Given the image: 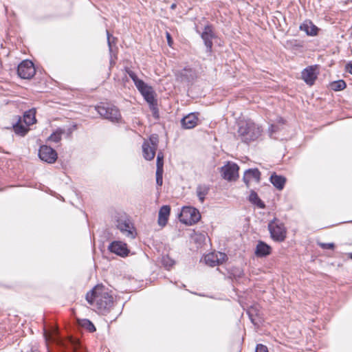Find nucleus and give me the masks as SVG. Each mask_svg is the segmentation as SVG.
I'll list each match as a JSON object with an SVG mask.
<instances>
[{
    "label": "nucleus",
    "mask_w": 352,
    "mask_h": 352,
    "mask_svg": "<svg viewBox=\"0 0 352 352\" xmlns=\"http://www.w3.org/2000/svg\"><path fill=\"white\" fill-rule=\"evenodd\" d=\"M316 69L317 65H314L309 66L302 71L301 78L306 82L307 85L311 86L314 84L318 75Z\"/></svg>",
    "instance_id": "11"
},
{
    "label": "nucleus",
    "mask_w": 352,
    "mask_h": 352,
    "mask_svg": "<svg viewBox=\"0 0 352 352\" xmlns=\"http://www.w3.org/2000/svg\"><path fill=\"white\" fill-rule=\"evenodd\" d=\"M78 324L81 327L87 329L89 332H94L96 330L93 322L88 319L80 320Z\"/></svg>",
    "instance_id": "28"
},
{
    "label": "nucleus",
    "mask_w": 352,
    "mask_h": 352,
    "mask_svg": "<svg viewBox=\"0 0 352 352\" xmlns=\"http://www.w3.org/2000/svg\"><path fill=\"white\" fill-rule=\"evenodd\" d=\"M12 127L15 133L21 136H24L29 131L28 128L21 123L20 117H19L17 122L13 124Z\"/></svg>",
    "instance_id": "26"
},
{
    "label": "nucleus",
    "mask_w": 352,
    "mask_h": 352,
    "mask_svg": "<svg viewBox=\"0 0 352 352\" xmlns=\"http://www.w3.org/2000/svg\"><path fill=\"white\" fill-rule=\"evenodd\" d=\"M182 213L184 215L189 216L190 224L197 223L201 219L199 210L193 207H184Z\"/></svg>",
    "instance_id": "16"
},
{
    "label": "nucleus",
    "mask_w": 352,
    "mask_h": 352,
    "mask_svg": "<svg viewBox=\"0 0 352 352\" xmlns=\"http://www.w3.org/2000/svg\"><path fill=\"white\" fill-rule=\"evenodd\" d=\"M261 128L251 121L241 122L237 131L238 138L241 142L249 144L256 140L261 135Z\"/></svg>",
    "instance_id": "2"
},
{
    "label": "nucleus",
    "mask_w": 352,
    "mask_h": 352,
    "mask_svg": "<svg viewBox=\"0 0 352 352\" xmlns=\"http://www.w3.org/2000/svg\"><path fill=\"white\" fill-rule=\"evenodd\" d=\"M271 238L277 242H283L286 239L287 230L284 224L276 218L268 223Z\"/></svg>",
    "instance_id": "3"
},
{
    "label": "nucleus",
    "mask_w": 352,
    "mask_h": 352,
    "mask_svg": "<svg viewBox=\"0 0 352 352\" xmlns=\"http://www.w3.org/2000/svg\"><path fill=\"white\" fill-rule=\"evenodd\" d=\"M204 261L206 264L210 267L219 265L218 254L214 252L208 254L205 256Z\"/></svg>",
    "instance_id": "27"
},
{
    "label": "nucleus",
    "mask_w": 352,
    "mask_h": 352,
    "mask_svg": "<svg viewBox=\"0 0 352 352\" xmlns=\"http://www.w3.org/2000/svg\"><path fill=\"white\" fill-rule=\"evenodd\" d=\"M149 141L151 142V147L157 148L158 138L156 135H153L150 137Z\"/></svg>",
    "instance_id": "36"
},
{
    "label": "nucleus",
    "mask_w": 352,
    "mask_h": 352,
    "mask_svg": "<svg viewBox=\"0 0 352 352\" xmlns=\"http://www.w3.org/2000/svg\"><path fill=\"white\" fill-rule=\"evenodd\" d=\"M278 127L276 125L272 124L270 128V133L272 135L274 133H276L278 131Z\"/></svg>",
    "instance_id": "43"
},
{
    "label": "nucleus",
    "mask_w": 352,
    "mask_h": 352,
    "mask_svg": "<svg viewBox=\"0 0 352 352\" xmlns=\"http://www.w3.org/2000/svg\"><path fill=\"white\" fill-rule=\"evenodd\" d=\"M157 169H163L164 166V155L162 151L159 152L157 155Z\"/></svg>",
    "instance_id": "35"
},
{
    "label": "nucleus",
    "mask_w": 352,
    "mask_h": 352,
    "mask_svg": "<svg viewBox=\"0 0 352 352\" xmlns=\"http://www.w3.org/2000/svg\"><path fill=\"white\" fill-rule=\"evenodd\" d=\"M166 39H167L168 45L170 47H171L173 43V38H172V36H171L169 32H166Z\"/></svg>",
    "instance_id": "40"
},
{
    "label": "nucleus",
    "mask_w": 352,
    "mask_h": 352,
    "mask_svg": "<svg viewBox=\"0 0 352 352\" xmlns=\"http://www.w3.org/2000/svg\"><path fill=\"white\" fill-rule=\"evenodd\" d=\"M107 36L108 45H109V50L111 51V35L110 34V33H109V32L108 30H107Z\"/></svg>",
    "instance_id": "41"
},
{
    "label": "nucleus",
    "mask_w": 352,
    "mask_h": 352,
    "mask_svg": "<svg viewBox=\"0 0 352 352\" xmlns=\"http://www.w3.org/2000/svg\"><path fill=\"white\" fill-rule=\"evenodd\" d=\"M178 77L182 81L192 82L196 78L197 74L192 68L185 67L179 72Z\"/></svg>",
    "instance_id": "18"
},
{
    "label": "nucleus",
    "mask_w": 352,
    "mask_h": 352,
    "mask_svg": "<svg viewBox=\"0 0 352 352\" xmlns=\"http://www.w3.org/2000/svg\"><path fill=\"white\" fill-rule=\"evenodd\" d=\"M346 87V84L343 80H336L330 83L331 89L335 91H342L345 89Z\"/></svg>",
    "instance_id": "29"
},
{
    "label": "nucleus",
    "mask_w": 352,
    "mask_h": 352,
    "mask_svg": "<svg viewBox=\"0 0 352 352\" xmlns=\"http://www.w3.org/2000/svg\"><path fill=\"white\" fill-rule=\"evenodd\" d=\"M348 255H349V258L352 259V252L349 253Z\"/></svg>",
    "instance_id": "46"
},
{
    "label": "nucleus",
    "mask_w": 352,
    "mask_h": 352,
    "mask_svg": "<svg viewBox=\"0 0 352 352\" xmlns=\"http://www.w3.org/2000/svg\"><path fill=\"white\" fill-rule=\"evenodd\" d=\"M300 29L305 31L309 36L316 35L318 31V28L311 21L303 23L300 25Z\"/></svg>",
    "instance_id": "21"
},
{
    "label": "nucleus",
    "mask_w": 352,
    "mask_h": 352,
    "mask_svg": "<svg viewBox=\"0 0 352 352\" xmlns=\"http://www.w3.org/2000/svg\"><path fill=\"white\" fill-rule=\"evenodd\" d=\"M272 252V248L266 243L259 241L255 250V255L257 257L263 258L270 255Z\"/></svg>",
    "instance_id": "17"
},
{
    "label": "nucleus",
    "mask_w": 352,
    "mask_h": 352,
    "mask_svg": "<svg viewBox=\"0 0 352 352\" xmlns=\"http://www.w3.org/2000/svg\"><path fill=\"white\" fill-rule=\"evenodd\" d=\"M254 180L257 183L261 180V172L258 168H249L247 169L243 175V181L246 185L247 188L250 187V182Z\"/></svg>",
    "instance_id": "14"
},
{
    "label": "nucleus",
    "mask_w": 352,
    "mask_h": 352,
    "mask_svg": "<svg viewBox=\"0 0 352 352\" xmlns=\"http://www.w3.org/2000/svg\"><path fill=\"white\" fill-rule=\"evenodd\" d=\"M116 226L123 234L134 238L129 220L125 216H121L116 219Z\"/></svg>",
    "instance_id": "12"
},
{
    "label": "nucleus",
    "mask_w": 352,
    "mask_h": 352,
    "mask_svg": "<svg viewBox=\"0 0 352 352\" xmlns=\"http://www.w3.org/2000/svg\"><path fill=\"white\" fill-rule=\"evenodd\" d=\"M36 110L31 109L26 111L23 114V122L27 126H30L36 122Z\"/></svg>",
    "instance_id": "25"
},
{
    "label": "nucleus",
    "mask_w": 352,
    "mask_h": 352,
    "mask_svg": "<svg viewBox=\"0 0 352 352\" xmlns=\"http://www.w3.org/2000/svg\"><path fill=\"white\" fill-rule=\"evenodd\" d=\"M36 73L33 63L30 60H23L17 67L19 76L23 79L32 78Z\"/></svg>",
    "instance_id": "6"
},
{
    "label": "nucleus",
    "mask_w": 352,
    "mask_h": 352,
    "mask_svg": "<svg viewBox=\"0 0 352 352\" xmlns=\"http://www.w3.org/2000/svg\"><path fill=\"white\" fill-rule=\"evenodd\" d=\"M150 109L152 112L153 116L155 119H158L160 118L159 109L157 108V100L152 101V102H148Z\"/></svg>",
    "instance_id": "30"
},
{
    "label": "nucleus",
    "mask_w": 352,
    "mask_h": 352,
    "mask_svg": "<svg viewBox=\"0 0 352 352\" xmlns=\"http://www.w3.org/2000/svg\"><path fill=\"white\" fill-rule=\"evenodd\" d=\"M270 181L275 188L280 190H283L285 186L286 178L282 175H278L276 173H274L270 176Z\"/></svg>",
    "instance_id": "20"
},
{
    "label": "nucleus",
    "mask_w": 352,
    "mask_h": 352,
    "mask_svg": "<svg viewBox=\"0 0 352 352\" xmlns=\"http://www.w3.org/2000/svg\"><path fill=\"white\" fill-rule=\"evenodd\" d=\"M162 263L164 267L169 270L175 265V261L172 259L168 255L163 256L162 258Z\"/></svg>",
    "instance_id": "31"
},
{
    "label": "nucleus",
    "mask_w": 352,
    "mask_h": 352,
    "mask_svg": "<svg viewBox=\"0 0 352 352\" xmlns=\"http://www.w3.org/2000/svg\"><path fill=\"white\" fill-rule=\"evenodd\" d=\"M256 352H269L266 346L258 344L256 346Z\"/></svg>",
    "instance_id": "37"
},
{
    "label": "nucleus",
    "mask_w": 352,
    "mask_h": 352,
    "mask_svg": "<svg viewBox=\"0 0 352 352\" xmlns=\"http://www.w3.org/2000/svg\"><path fill=\"white\" fill-rule=\"evenodd\" d=\"M218 254V262L219 265L223 263V262L227 258V255L225 253L222 252H217Z\"/></svg>",
    "instance_id": "39"
},
{
    "label": "nucleus",
    "mask_w": 352,
    "mask_h": 352,
    "mask_svg": "<svg viewBox=\"0 0 352 352\" xmlns=\"http://www.w3.org/2000/svg\"><path fill=\"white\" fill-rule=\"evenodd\" d=\"M319 245L323 249L333 250L335 248V244L333 243H321Z\"/></svg>",
    "instance_id": "38"
},
{
    "label": "nucleus",
    "mask_w": 352,
    "mask_h": 352,
    "mask_svg": "<svg viewBox=\"0 0 352 352\" xmlns=\"http://www.w3.org/2000/svg\"><path fill=\"white\" fill-rule=\"evenodd\" d=\"M198 113H190L181 120V124L184 129H191L198 124Z\"/></svg>",
    "instance_id": "15"
},
{
    "label": "nucleus",
    "mask_w": 352,
    "mask_h": 352,
    "mask_svg": "<svg viewBox=\"0 0 352 352\" xmlns=\"http://www.w3.org/2000/svg\"><path fill=\"white\" fill-rule=\"evenodd\" d=\"M209 190L210 187L208 185L200 184L197 186L196 188V192L201 203H204L205 197L208 194Z\"/></svg>",
    "instance_id": "24"
},
{
    "label": "nucleus",
    "mask_w": 352,
    "mask_h": 352,
    "mask_svg": "<svg viewBox=\"0 0 352 352\" xmlns=\"http://www.w3.org/2000/svg\"><path fill=\"white\" fill-rule=\"evenodd\" d=\"M176 8H177V4L175 3H173L171 4V6H170V9L171 10H174Z\"/></svg>",
    "instance_id": "45"
},
{
    "label": "nucleus",
    "mask_w": 352,
    "mask_h": 352,
    "mask_svg": "<svg viewBox=\"0 0 352 352\" xmlns=\"http://www.w3.org/2000/svg\"><path fill=\"white\" fill-rule=\"evenodd\" d=\"M63 133L64 131L63 130H57L50 135L47 140L57 143L61 140V136Z\"/></svg>",
    "instance_id": "32"
},
{
    "label": "nucleus",
    "mask_w": 352,
    "mask_h": 352,
    "mask_svg": "<svg viewBox=\"0 0 352 352\" xmlns=\"http://www.w3.org/2000/svg\"><path fill=\"white\" fill-rule=\"evenodd\" d=\"M239 167L235 163H228L221 168V175L228 181L235 180L239 177Z\"/></svg>",
    "instance_id": "8"
},
{
    "label": "nucleus",
    "mask_w": 352,
    "mask_h": 352,
    "mask_svg": "<svg viewBox=\"0 0 352 352\" xmlns=\"http://www.w3.org/2000/svg\"><path fill=\"white\" fill-rule=\"evenodd\" d=\"M108 250L111 252L122 257L128 256L129 253L126 244L120 241L111 242L108 247Z\"/></svg>",
    "instance_id": "10"
},
{
    "label": "nucleus",
    "mask_w": 352,
    "mask_h": 352,
    "mask_svg": "<svg viewBox=\"0 0 352 352\" xmlns=\"http://www.w3.org/2000/svg\"><path fill=\"white\" fill-rule=\"evenodd\" d=\"M96 109L102 117L112 122L118 121L121 117L118 109L109 104L97 106Z\"/></svg>",
    "instance_id": "5"
},
{
    "label": "nucleus",
    "mask_w": 352,
    "mask_h": 352,
    "mask_svg": "<svg viewBox=\"0 0 352 352\" xmlns=\"http://www.w3.org/2000/svg\"><path fill=\"white\" fill-rule=\"evenodd\" d=\"M126 73L128 74V75L129 76V77L132 79V80L133 81L135 87L138 86V83L139 82H142L143 80H140L138 78L137 75L135 74V72H133V71H131V69H129V68H126Z\"/></svg>",
    "instance_id": "33"
},
{
    "label": "nucleus",
    "mask_w": 352,
    "mask_h": 352,
    "mask_svg": "<svg viewBox=\"0 0 352 352\" xmlns=\"http://www.w3.org/2000/svg\"><path fill=\"white\" fill-rule=\"evenodd\" d=\"M170 212V207L169 206H163L160 208L158 213V224L160 226H165L167 223L168 217Z\"/></svg>",
    "instance_id": "19"
},
{
    "label": "nucleus",
    "mask_w": 352,
    "mask_h": 352,
    "mask_svg": "<svg viewBox=\"0 0 352 352\" xmlns=\"http://www.w3.org/2000/svg\"><path fill=\"white\" fill-rule=\"evenodd\" d=\"M346 70L349 74H352V61H350L346 65Z\"/></svg>",
    "instance_id": "42"
},
{
    "label": "nucleus",
    "mask_w": 352,
    "mask_h": 352,
    "mask_svg": "<svg viewBox=\"0 0 352 352\" xmlns=\"http://www.w3.org/2000/svg\"><path fill=\"white\" fill-rule=\"evenodd\" d=\"M86 300L91 305H95L98 311L106 314L113 306V297L102 285H96L86 294Z\"/></svg>",
    "instance_id": "1"
},
{
    "label": "nucleus",
    "mask_w": 352,
    "mask_h": 352,
    "mask_svg": "<svg viewBox=\"0 0 352 352\" xmlns=\"http://www.w3.org/2000/svg\"><path fill=\"white\" fill-rule=\"evenodd\" d=\"M248 313L249 314V317H250L252 322L254 323V324H256V322H254V318H253L252 314L250 311H248Z\"/></svg>",
    "instance_id": "44"
},
{
    "label": "nucleus",
    "mask_w": 352,
    "mask_h": 352,
    "mask_svg": "<svg viewBox=\"0 0 352 352\" xmlns=\"http://www.w3.org/2000/svg\"><path fill=\"white\" fill-rule=\"evenodd\" d=\"M163 172L164 169H156V184L159 186H162L163 184Z\"/></svg>",
    "instance_id": "34"
},
{
    "label": "nucleus",
    "mask_w": 352,
    "mask_h": 352,
    "mask_svg": "<svg viewBox=\"0 0 352 352\" xmlns=\"http://www.w3.org/2000/svg\"><path fill=\"white\" fill-rule=\"evenodd\" d=\"M156 150V148L151 147L148 142H145L142 144L143 155L146 160H152L154 158Z\"/></svg>",
    "instance_id": "22"
},
{
    "label": "nucleus",
    "mask_w": 352,
    "mask_h": 352,
    "mask_svg": "<svg viewBox=\"0 0 352 352\" xmlns=\"http://www.w3.org/2000/svg\"><path fill=\"white\" fill-rule=\"evenodd\" d=\"M38 157L41 160L48 164H54L58 158V154L52 147L42 145L38 150Z\"/></svg>",
    "instance_id": "7"
},
{
    "label": "nucleus",
    "mask_w": 352,
    "mask_h": 352,
    "mask_svg": "<svg viewBox=\"0 0 352 352\" xmlns=\"http://www.w3.org/2000/svg\"><path fill=\"white\" fill-rule=\"evenodd\" d=\"M136 88L148 103L152 102V101L156 100V94L153 88L145 83L144 81L142 82H139L138 86H137Z\"/></svg>",
    "instance_id": "9"
},
{
    "label": "nucleus",
    "mask_w": 352,
    "mask_h": 352,
    "mask_svg": "<svg viewBox=\"0 0 352 352\" xmlns=\"http://www.w3.org/2000/svg\"><path fill=\"white\" fill-rule=\"evenodd\" d=\"M57 344L63 349V352H87L80 340L73 337L65 340L58 338Z\"/></svg>",
    "instance_id": "4"
},
{
    "label": "nucleus",
    "mask_w": 352,
    "mask_h": 352,
    "mask_svg": "<svg viewBox=\"0 0 352 352\" xmlns=\"http://www.w3.org/2000/svg\"><path fill=\"white\" fill-rule=\"evenodd\" d=\"M248 201L259 208L263 209L265 208V203L259 198L258 194L253 190L250 191V195L248 197Z\"/></svg>",
    "instance_id": "23"
},
{
    "label": "nucleus",
    "mask_w": 352,
    "mask_h": 352,
    "mask_svg": "<svg viewBox=\"0 0 352 352\" xmlns=\"http://www.w3.org/2000/svg\"><path fill=\"white\" fill-rule=\"evenodd\" d=\"M215 35L213 32L212 28L211 25H206L204 31L201 34V37L204 42V45L206 47V51L208 52H211L213 43L212 39L214 38Z\"/></svg>",
    "instance_id": "13"
}]
</instances>
